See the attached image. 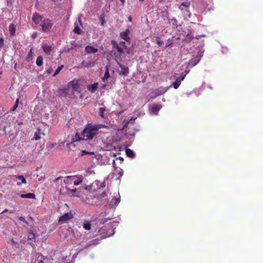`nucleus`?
Returning a JSON list of instances; mask_svg holds the SVG:
<instances>
[{
	"mask_svg": "<svg viewBox=\"0 0 263 263\" xmlns=\"http://www.w3.org/2000/svg\"><path fill=\"white\" fill-rule=\"evenodd\" d=\"M107 127L103 124H93L88 123L85 126L82 133V138L80 137L78 133L76 135V140L80 141L92 140L93 137L97 135V132L99 129L102 128H107Z\"/></svg>",
	"mask_w": 263,
	"mask_h": 263,
	"instance_id": "obj_1",
	"label": "nucleus"
},
{
	"mask_svg": "<svg viewBox=\"0 0 263 263\" xmlns=\"http://www.w3.org/2000/svg\"><path fill=\"white\" fill-rule=\"evenodd\" d=\"M170 87H160L158 89L152 90L148 95L149 100H153L156 98L157 96H160L166 92Z\"/></svg>",
	"mask_w": 263,
	"mask_h": 263,
	"instance_id": "obj_2",
	"label": "nucleus"
},
{
	"mask_svg": "<svg viewBox=\"0 0 263 263\" xmlns=\"http://www.w3.org/2000/svg\"><path fill=\"white\" fill-rule=\"evenodd\" d=\"M40 26L42 27V29L44 32L49 31L52 26L53 23L49 19L43 20L40 24Z\"/></svg>",
	"mask_w": 263,
	"mask_h": 263,
	"instance_id": "obj_3",
	"label": "nucleus"
},
{
	"mask_svg": "<svg viewBox=\"0 0 263 263\" xmlns=\"http://www.w3.org/2000/svg\"><path fill=\"white\" fill-rule=\"evenodd\" d=\"M190 4H191L189 1H186L182 2L180 5L179 6V9L184 13V15H187L189 17L191 15V13L189 10V7L190 6Z\"/></svg>",
	"mask_w": 263,
	"mask_h": 263,
	"instance_id": "obj_4",
	"label": "nucleus"
},
{
	"mask_svg": "<svg viewBox=\"0 0 263 263\" xmlns=\"http://www.w3.org/2000/svg\"><path fill=\"white\" fill-rule=\"evenodd\" d=\"M97 199L99 200L97 202L99 204L106 205L108 202V195L105 192L100 195H98Z\"/></svg>",
	"mask_w": 263,
	"mask_h": 263,
	"instance_id": "obj_5",
	"label": "nucleus"
},
{
	"mask_svg": "<svg viewBox=\"0 0 263 263\" xmlns=\"http://www.w3.org/2000/svg\"><path fill=\"white\" fill-rule=\"evenodd\" d=\"M67 179L73 181L74 185H78L81 184L83 180V177L82 176H68L66 177Z\"/></svg>",
	"mask_w": 263,
	"mask_h": 263,
	"instance_id": "obj_6",
	"label": "nucleus"
},
{
	"mask_svg": "<svg viewBox=\"0 0 263 263\" xmlns=\"http://www.w3.org/2000/svg\"><path fill=\"white\" fill-rule=\"evenodd\" d=\"M73 217V214L71 212H67L59 217V222L60 223H64L72 219Z\"/></svg>",
	"mask_w": 263,
	"mask_h": 263,
	"instance_id": "obj_7",
	"label": "nucleus"
},
{
	"mask_svg": "<svg viewBox=\"0 0 263 263\" xmlns=\"http://www.w3.org/2000/svg\"><path fill=\"white\" fill-rule=\"evenodd\" d=\"M114 47H116L120 53H123L124 49H126L125 42H120L119 44L115 42L113 44Z\"/></svg>",
	"mask_w": 263,
	"mask_h": 263,
	"instance_id": "obj_8",
	"label": "nucleus"
},
{
	"mask_svg": "<svg viewBox=\"0 0 263 263\" xmlns=\"http://www.w3.org/2000/svg\"><path fill=\"white\" fill-rule=\"evenodd\" d=\"M202 56V54L201 53L200 54L199 58H198L197 57H196V58L191 59L189 61L187 64L185 63L186 67H193L195 66V65H196L200 62V58Z\"/></svg>",
	"mask_w": 263,
	"mask_h": 263,
	"instance_id": "obj_9",
	"label": "nucleus"
},
{
	"mask_svg": "<svg viewBox=\"0 0 263 263\" xmlns=\"http://www.w3.org/2000/svg\"><path fill=\"white\" fill-rule=\"evenodd\" d=\"M45 135L44 131L41 127H39L37 129V131L35 132L34 135L32 140H39L41 139V136Z\"/></svg>",
	"mask_w": 263,
	"mask_h": 263,
	"instance_id": "obj_10",
	"label": "nucleus"
},
{
	"mask_svg": "<svg viewBox=\"0 0 263 263\" xmlns=\"http://www.w3.org/2000/svg\"><path fill=\"white\" fill-rule=\"evenodd\" d=\"M42 18L43 17L41 15L35 12L32 15V21L34 22L35 24L40 25V23L43 21Z\"/></svg>",
	"mask_w": 263,
	"mask_h": 263,
	"instance_id": "obj_11",
	"label": "nucleus"
},
{
	"mask_svg": "<svg viewBox=\"0 0 263 263\" xmlns=\"http://www.w3.org/2000/svg\"><path fill=\"white\" fill-rule=\"evenodd\" d=\"M98 49L92 46L87 45L85 47V51L87 53H95L98 52Z\"/></svg>",
	"mask_w": 263,
	"mask_h": 263,
	"instance_id": "obj_12",
	"label": "nucleus"
},
{
	"mask_svg": "<svg viewBox=\"0 0 263 263\" xmlns=\"http://www.w3.org/2000/svg\"><path fill=\"white\" fill-rule=\"evenodd\" d=\"M129 32V29H127L125 31L122 32L120 33L121 37L127 42L129 41L130 40V38L128 36Z\"/></svg>",
	"mask_w": 263,
	"mask_h": 263,
	"instance_id": "obj_13",
	"label": "nucleus"
},
{
	"mask_svg": "<svg viewBox=\"0 0 263 263\" xmlns=\"http://www.w3.org/2000/svg\"><path fill=\"white\" fill-rule=\"evenodd\" d=\"M118 64L121 68V71L119 72V74L124 76L127 75L129 73L128 67H125L119 63H118Z\"/></svg>",
	"mask_w": 263,
	"mask_h": 263,
	"instance_id": "obj_14",
	"label": "nucleus"
},
{
	"mask_svg": "<svg viewBox=\"0 0 263 263\" xmlns=\"http://www.w3.org/2000/svg\"><path fill=\"white\" fill-rule=\"evenodd\" d=\"M38 235L34 232L33 230H30L28 235V239L35 242L36 237Z\"/></svg>",
	"mask_w": 263,
	"mask_h": 263,
	"instance_id": "obj_15",
	"label": "nucleus"
},
{
	"mask_svg": "<svg viewBox=\"0 0 263 263\" xmlns=\"http://www.w3.org/2000/svg\"><path fill=\"white\" fill-rule=\"evenodd\" d=\"M42 47L44 51L47 54L50 55V52L52 50V47L51 46L48 45L46 44H43L42 45Z\"/></svg>",
	"mask_w": 263,
	"mask_h": 263,
	"instance_id": "obj_16",
	"label": "nucleus"
},
{
	"mask_svg": "<svg viewBox=\"0 0 263 263\" xmlns=\"http://www.w3.org/2000/svg\"><path fill=\"white\" fill-rule=\"evenodd\" d=\"M98 83H94L91 85H88L87 86V89L91 92H95L98 88Z\"/></svg>",
	"mask_w": 263,
	"mask_h": 263,
	"instance_id": "obj_17",
	"label": "nucleus"
},
{
	"mask_svg": "<svg viewBox=\"0 0 263 263\" xmlns=\"http://www.w3.org/2000/svg\"><path fill=\"white\" fill-rule=\"evenodd\" d=\"M10 130V127L9 126H3L2 132H0V135H6L9 134Z\"/></svg>",
	"mask_w": 263,
	"mask_h": 263,
	"instance_id": "obj_18",
	"label": "nucleus"
},
{
	"mask_svg": "<svg viewBox=\"0 0 263 263\" xmlns=\"http://www.w3.org/2000/svg\"><path fill=\"white\" fill-rule=\"evenodd\" d=\"M161 108V106L160 105H154L152 106L150 110H151V111L152 113H153L154 114L157 115L158 111H159V110Z\"/></svg>",
	"mask_w": 263,
	"mask_h": 263,
	"instance_id": "obj_19",
	"label": "nucleus"
},
{
	"mask_svg": "<svg viewBox=\"0 0 263 263\" xmlns=\"http://www.w3.org/2000/svg\"><path fill=\"white\" fill-rule=\"evenodd\" d=\"M65 189L67 191V194L71 197L73 196H78V195H76V193L77 192V190L76 189L70 190L68 187H66Z\"/></svg>",
	"mask_w": 263,
	"mask_h": 263,
	"instance_id": "obj_20",
	"label": "nucleus"
},
{
	"mask_svg": "<svg viewBox=\"0 0 263 263\" xmlns=\"http://www.w3.org/2000/svg\"><path fill=\"white\" fill-rule=\"evenodd\" d=\"M136 118H132L129 121H126V120H124L123 121V129L126 128L127 127L128 125L130 123L134 124L135 120H136Z\"/></svg>",
	"mask_w": 263,
	"mask_h": 263,
	"instance_id": "obj_21",
	"label": "nucleus"
},
{
	"mask_svg": "<svg viewBox=\"0 0 263 263\" xmlns=\"http://www.w3.org/2000/svg\"><path fill=\"white\" fill-rule=\"evenodd\" d=\"M15 31H16L15 26L13 23L10 24V25H9V31L10 35L13 36L15 34Z\"/></svg>",
	"mask_w": 263,
	"mask_h": 263,
	"instance_id": "obj_22",
	"label": "nucleus"
},
{
	"mask_svg": "<svg viewBox=\"0 0 263 263\" xmlns=\"http://www.w3.org/2000/svg\"><path fill=\"white\" fill-rule=\"evenodd\" d=\"M59 92L60 95L63 97H66L68 95V92L67 88L60 89Z\"/></svg>",
	"mask_w": 263,
	"mask_h": 263,
	"instance_id": "obj_23",
	"label": "nucleus"
},
{
	"mask_svg": "<svg viewBox=\"0 0 263 263\" xmlns=\"http://www.w3.org/2000/svg\"><path fill=\"white\" fill-rule=\"evenodd\" d=\"M20 196L22 198H29V199H34L35 197V195L31 193H29L25 194H21Z\"/></svg>",
	"mask_w": 263,
	"mask_h": 263,
	"instance_id": "obj_24",
	"label": "nucleus"
},
{
	"mask_svg": "<svg viewBox=\"0 0 263 263\" xmlns=\"http://www.w3.org/2000/svg\"><path fill=\"white\" fill-rule=\"evenodd\" d=\"M125 153H126V155L128 157H130V158L135 157V153L133 152V151H132V149H129V148H126V151H125Z\"/></svg>",
	"mask_w": 263,
	"mask_h": 263,
	"instance_id": "obj_25",
	"label": "nucleus"
},
{
	"mask_svg": "<svg viewBox=\"0 0 263 263\" xmlns=\"http://www.w3.org/2000/svg\"><path fill=\"white\" fill-rule=\"evenodd\" d=\"M83 228L86 230H90L91 229V223L88 221H85L83 224Z\"/></svg>",
	"mask_w": 263,
	"mask_h": 263,
	"instance_id": "obj_26",
	"label": "nucleus"
},
{
	"mask_svg": "<svg viewBox=\"0 0 263 263\" xmlns=\"http://www.w3.org/2000/svg\"><path fill=\"white\" fill-rule=\"evenodd\" d=\"M180 84L181 82L176 78V81L172 84L171 86H172L175 89H177Z\"/></svg>",
	"mask_w": 263,
	"mask_h": 263,
	"instance_id": "obj_27",
	"label": "nucleus"
},
{
	"mask_svg": "<svg viewBox=\"0 0 263 263\" xmlns=\"http://www.w3.org/2000/svg\"><path fill=\"white\" fill-rule=\"evenodd\" d=\"M43 57L42 56H39L36 60V64L38 66H41L43 65Z\"/></svg>",
	"mask_w": 263,
	"mask_h": 263,
	"instance_id": "obj_28",
	"label": "nucleus"
},
{
	"mask_svg": "<svg viewBox=\"0 0 263 263\" xmlns=\"http://www.w3.org/2000/svg\"><path fill=\"white\" fill-rule=\"evenodd\" d=\"M110 77V74H109V72L108 71V69H106L105 72V74H104V76L102 79V80L104 82H105L106 81H107L108 78H109Z\"/></svg>",
	"mask_w": 263,
	"mask_h": 263,
	"instance_id": "obj_29",
	"label": "nucleus"
},
{
	"mask_svg": "<svg viewBox=\"0 0 263 263\" xmlns=\"http://www.w3.org/2000/svg\"><path fill=\"white\" fill-rule=\"evenodd\" d=\"M95 183L96 184V185H98V183L100 184V186L97 187L98 189H103L106 186V182L105 181L101 182L99 181H96Z\"/></svg>",
	"mask_w": 263,
	"mask_h": 263,
	"instance_id": "obj_30",
	"label": "nucleus"
},
{
	"mask_svg": "<svg viewBox=\"0 0 263 263\" xmlns=\"http://www.w3.org/2000/svg\"><path fill=\"white\" fill-rule=\"evenodd\" d=\"M15 177L18 179L19 180H20L22 181V183L25 184L27 183L26 180L25 179V178L23 176L16 175V176H15Z\"/></svg>",
	"mask_w": 263,
	"mask_h": 263,
	"instance_id": "obj_31",
	"label": "nucleus"
},
{
	"mask_svg": "<svg viewBox=\"0 0 263 263\" xmlns=\"http://www.w3.org/2000/svg\"><path fill=\"white\" fill-rule=\"evenodd\" d=\"M120 202V197H119V198H117L116 199V201H115L114 204H111L110 203L109 204V206H110V208L115 209L117 206V205Z\"/></svg>",
	"mask_w": 263,
	"mask_h": 263,
	"instance_id": "obj_32",
	"label": "nucleus"
},
{
	"mask_svg": "<svg viewBox=\"0 0 263 263\" xmlns=\"http://www.w3.org/2000/svg\"><path fill=\"white\" fill-rule=\"evenodd\" d=\"M105 111V109L103 107H100L99 109V114L100 116L103 118H105L104 116V112Z\"/></svg>",
	"mask_w": 263,
	"mask_h": 263,
	"instance_id": "obj_33",
	"label": "nucleus"
},
{
	"mask_svg": "<svg viewBox=\"0 0 263 263\" xmlns=\"http://www.w3.org/2000/svg\"><path fill=\"white\" fill-rule=\"evenodd\" d=\"M81 156H84L86 155H95L94 152H87L85 150L81 151Z\"/></svg>",
	"mask_w": 263,
	"mask_h": 263,
	"instance_id": "obj_34",
	"label": "nucleus"
},
{
	"mask_svg": "<svg viewBox=\"0 0 263 263\" xmlns=\"http://www.w3.org/2000/svg\"><path fill=\"white\" fill-rule=\"evenodd\" d=\"M63 67L64 66L63 65L61 66L60 67H58V68L55 71V72H54V73L52 75V76L53 77H55V76H57L60 72V71L62 69Z\"/></svg>",
	"mask_w": 263,
	"mask_h": 263,
	"instance_id": "obj_35",
	"label": "nucleus"
},
{
	"mask_svg": "<svg viewBox=\"0 0 263 263\" xmlns=\"http://www.w3.org/2000/svg\"><path fill=\"white\" fill-rule=\"evenodd\" d=\"M73 31L74 33H77L78 34H81V29L78 26H75Z\"/></svg>",
	"mask_w": 263,
	"mask_h": 263,
	"instance_id": "obj_36",
	"label": "nucleus"
},
{
	"mask_svg": "<svg viewBox=\"0 0 263 263\" xmlns=\"http://www.w3.org/2000/svg\"><path fill=\"white\" fill-rule=\"evenodd\" d=\"M188 72H189V71H187V72H185V74H182L181 76L180 77H178L177 78L181 82V81H183L184 79L186 74Z\"/></svg>",
	"mask_w": 263,
	"mask_h": 263,
	"instance_id": "obj_37",
	"label": "nucleus"
},
{
	"mask_svg": "<svg viewBox=\"0 0 263 263\" xmlns=\"http://www.w3.org/2000/svg\"><path fill=\"white\" fill-rule=\"evenodd\" d=\"M18 101H19V99H17L16 100V102L15 103V104L12 109V110H13V111L15 110L16 109V108L18 107Z\"/></svg>",
	"mask_w": 263,
	"mask_h": 263,
	"instance_id": "obj_38",
	"label": "nucleus"
},
{
	"mask_svg": "<svg viewBox=\"0 0 263 263\" xmlns=\"http://www.w3.org/2000/svg\"><path fill=\"white\" fill-rule=\"evenodd\" d=\"M18 218L20 221H22L28 224V222L26 221V220L24 217L20 216V217H18Z\"/></svg>",
	"mask_w": 263,
	"mask_h": 263,
	"instance_id": "obj_39",
	"label": "nucleus"
},
{
	"mask_svg": "<svg viewBox=\"0 0 263 263\" xmlns=\"http://www.w3.org/2000/svg\"><path fill=\"white\" fill-rule=\"evenodd\" d=\"M52 71V68L51 67H49L47 70L46 72L48 74H50Z\"/></svg>",
	"mask_w": 263,
	"mask_h": 263,
	"instance_id": "obj_40",
	"label": "nucleus"
},
{
	"mask_svg": "<svg viewBox=\"0 0 263 263\" xmlns=\"http://www.w3.org/2000/svg\"><path fill=\"white\" fill-rule=\"evenodd\" d=\"M112 232L111 233H109V234H107L106 235L102 236L103 238H105L106 237H108L109 236H111L114 233H115V232L114 231V230L112 231Z\"/></svg>",
	"mask_w": 263,
	"mask_h": 263,
	"instance_id": "obj_41",
	"label": "nucleus"
},
{
	"mask_svg": "<svg viewBox=\"0 0 263 263\" xmlns=\"http://www.w3.org/2000/svg\"><path fill=\"white\" fill-rule=\"evenodd\" d=\"M116 160H119V161H120V163H122V162L123 161L124 159H123V158L122 157H119L118 158H117L116 159Z\"/></svg>",
	"mask_w": 263,
	"mask_h": 263,
	"instance_id": "obj_42",
	"label": "nucleus"
},
{
	"mask_svg": "<svg viewBox=\"0 0 263 263\" xmlns=\"http://www.w3.org/2000/svg\"><path fill=\"white\" fill-rule=\"evenodd\" d=\"M119 175H120V177H121L123 175V171L121 168H120L119 171Z\"/></svg>",
	"mask_w": 263,
	"mask_h": 263,
	"instance_id": "obj_43",
	"label": "nucleus"
},
{
	"mask_svg": "<svg viewBox=\"0 0 263 263\" xmlns=\"http://www.w3.org/2000/svg\"><path fill=\"white\" fill-rule=\"evenodd\" d=\"M4 45V40L2 38H0V48H1Z\"/></svg>",
	"mask_w": 263,
	"mask_h": 263,
	"instance_id": "obj_44",
	"label": "nucleus"
},
{
	"mask_svg": "<svg viewBox=\"0 0 263 263\" xmlns=\"http://www.w3.org/2000/svg\"><path fill=\"white\" fill-rule=\"evenodd\" d=\"M34 263H44V262L41 259H37Z\"/></svg>",
	"mask_w": 263,
	"mask_h": 263,
	"instance_id": "obj_45",
	"label": "nucleus"
},
{
	"mask_svg": "<svg viewBox=\"0 0 263 263\" xmlns=\"http://www.w3.org/2000/svg\"><path fill=\"white\" fill-rule=\"evenodd\" d=\"M37 36V33L36 32H33L32 35H31V37L33 38V39H35L36 38Z\"/></svg>",
	"mask_w": 263,
	"mask_h": 263,
	"instance_id": "obj_46",
	"label": "nucleus"
},
{
	"mask_svg": "<svg viewBox=\"0 0 263 263\" xmlns=\"http://www.w3.org/2000/svg\"><path fill=\"white\" fill-rule=\"evenodd\" d=\"M111 218H105L103 220V223H105L106 222H107L108 220L111 219Z\"/></svg>",
	"mask_w": 263,
	"mask_h": 263,
	"instance_id": "obj_47",
	"label": "nucleus"
},
{
	"mask_svg": "<svg viewBox=\"0 0 263 263\" xmlns=\"http://www.w3.org/2000/svg\"><path fill=\"white\" fill-rule=\"evenodd\" d=\"M57 263H65V260L62 259L60 261H58Z\"/></svg>",
	"mask_w": 263,
	"mask_h": 263,
	"instance_id": "obj_48",
	"label": "nucleus"
},
{
	"mask_svg": "<svg viewBox=\"0 0 263 263\" xmlns=\"http://www.w3.org/2000/svg\"><path fill=\"white\" fill-rule=\"evenodd\" d=\"M204 35H197L195 38L196 39H199L201 36H204Z\"/></svg>",
	"mask_w": 263,
	"mask_h": 263,
	"instance_id": "obj_49",
	"label": "nucleus"
},
{
	"mask_svg": "<svg viewBox=\"0 0 263 263\" xmlns=\"http://www.w3.org/2000/svg\"><path fill=\"white\" fill-rule=\"evenodd\" d=\"M71 84H72V85H73V89L74 90H76L77 89L76 87L74 86V84H73V81H72L70 82Z\"/></svg>",
	"mask_w": 263,
	"mask_h": 263,
	"instance_id": "obj_50",
	"label": "nucleus"
},
{
	"mask_svg": "<svg viewBox=\"0 0 263 263\" xmlns=\"http://www.w3.org/2000/svg\"><path fill=\"white\" fill-rule=\"evenodd\" d=\"M112 165L115 167V165H116V161H115V160L114 159L112 160Z\"/></svg>",
	"mask_w": 263,
	"mask_h": 263,
	"instance_id": "obj_51",
	"label": "nucleus"
},
{
	"mask_svg": "<svg viewBox=\"0 0 263 263\" xmlns=\"http://www.w3.org/2000/svg\"><path fill=\"white\" fill-rule=\"evenodd\" d=\"M157 44L159 45V46H161L162 45V42L160 41H157Z\"/></svg>",
	"mask_w": 263,
	"mask_h": 263,
	"instance_id": "obj_52",
	"label": "nucleus"
},
{
	"mask_svg": "<svg viewBox=\"0 0 263 263\" xmlns=\"http://www.w3.org/2000/svg\"><path fill=\"white\" fill-rule=\"evenodd\" d=\"M78 21H79V23H80V25H82V20L80 17L78 18Z\"/></svg>",
	"mask_w": 263,
	"mask_h": 263,
	"instance_id": "obj_53",
	"label": "nucleus"
},
{
	"mask_svg": "<svg viewBox=\"0 0 263 263\" xmlns=\"http://www.w3.org/2000/svg\"><path fill=\"white\" fill-rule=\"evenodd\" d=\"M8 210L7 209H5V210H4V211H3L1 213H0V214H3V213H5V212H8Z\"/></svg>",
	"mask_w": 263,
	"mask_h": 263,
	"instance_id": "obj_54",
	"label": "nucleus"
},
{
	"mask_svg": "<svg viewBox=\"0 0 263 263\" xmlns=\"http://www.w3.org/2000/svg\"><path fill=\"white\" fill-rule=\"evenodd\" d=\"M61 178V177H58L57 178H56V179H55V182L58 181V180H59Z\"/></svg>",
	"mask_w": 263,
	"mask_h": 263,
	"instance_id": "obj_55",
	"label": "nucleus"
},
{
	"mask_svg": "<svg viewBox=\"0 0 263 263\" xmlns=\"http://www.w3.org/2000/svg\"><path fill=\"white\" fill-rule=\"evenodd\" d=\"M120 1L121 2L122 5H124V4L125 3V0H120Z\"/></svg>",
	"mask_w": 263,
	"mask_h": 263,
	"instance_id": "obj_56",
	"label": "nucleus"
},
{
	"mask_svg": "<svg viewBox=\"0 0 263 263\" xmlns=\"http://www.w3.org/2000/svg\"><path fill=\"white\" fill-rule=\"evenodd\" d=\"M128 20L129 21L131 22L132 21V17L130 16L129 18H128Z\"/></svg>",
	"mask_w": 263,
	"mask_h": 263,
	"instance_id": "obj_57",
	"label": "nucleus"
},
{
	"mask_svg": "<svg viewBox=\"0 0 263 263\" xmlns=\"http://www.w3.org/2000/svg\"><path fill=\"white\" fill-rule=\"evenodd\" d=\"M129 135H130V136H132V137H134V135H135V134L134 133V134H130Z\"/></svg>",
	"mask_w": 263,
	"mask_h": 263,
	"instance_id": "obj_58",
	"label": "nucleus"
},
{
	"mask_svg": "<svg viewBox=\"0 0 263 263\" xmlns=\"http://www.w3.org/2000/svg\"><path fill=\"white\" fill-rule=\"evenodd\" d=\"M172 21H175V22H177L176 20V19H175V18H173V19L172 20Z\"/></svg>",
	"mask_w": 263,
	"mask_h": 263,
	"instance_id": "obj_59",
	"label": "nucleus"
},
{
	"mask_svg": "<svg viewBox=\"0 0 263 263\" xmlns=\"http://www.w3.org/2000/svg\"><path fill=\"white\" fill-rule=\"evenodd\" d=\"M97 185L98 186V187L100 186V184L98 183V185Z\"/></svg>",
	"mask_w": 263,
	"mask_h": 263,
	"instance_id": "obj_60",
	"label": "nucleus"
},
{
	"mask_svg": "<svg viewBox=\"0 0 263 263\" xmlns=\"http://www.w3.org/2000/svg\"><path fill=\"white\" fill-rule=\"evenodd\" d=\"M20 184H21V183H17V185H20Z\"/></svg>",
	"mask_w": 263,
	"mask_h": 263,
	"instance_id": "obj_61",
	"label": "nucleus"
},
{
	"mask_svg": "<svg viewBox=\"0 0 263 263\" xmlns=\"http://www.w3.org/2000/svg\"><path fill=\"white\" fill-rule=\"evenodd\" d=\"M66 181H67L66 180H64L65 183H66Z\"/></svg>",
	"mask_w": 263,
	"mask_h": 263,
	"instance_id": "obj_62",
	"label": "nucleus"
},
{
	"mask_svg": "<svg viewBox=\"0 0 263 263\" xmlns=\"http://www.w3.org/2000/svg\"><path fill=\"white\" fill-rule=\"evenodd\" d=\"M140 1H143L144 0H139Z\"/></svg>",
	"mask_w": 263,
	"mask_h": 263,
	"instance_id": "obj_63",
	"label": "nucleus"
}]
</instances>
